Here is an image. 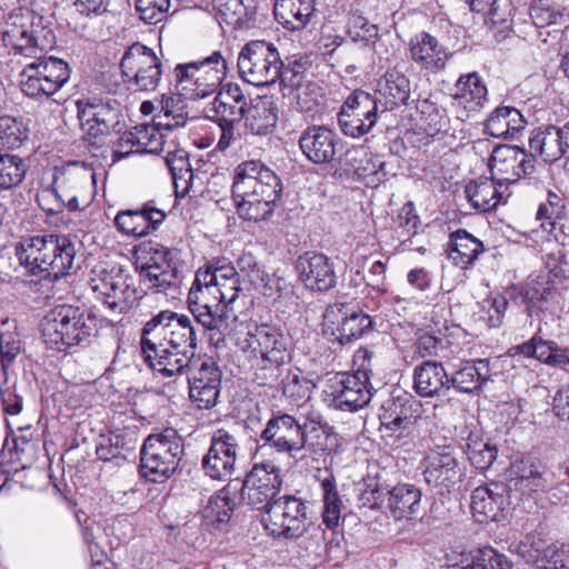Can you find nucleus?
Returning a JSON list of instances; mask_svg holds the SVG:
<instances>
[{
	"label": "nucleus",
	"instance_id": "de8ad7c7",
	"mask_svg": "<svg viewBox=\"0 0 569 569\" xmlns=\"http://www.w3.org/2000/svg\"><path fill=\"white\" fill-rule=\"evenodd\" d=\"M186 99L181 92L179 94L163 96L158 126L163 128V130L184 127L189 119Z\"/></svg>",
	"mask_w": 569,
	"mask_h": 569
},
{
	"label": "nucleus",
	"instance_id": "f257e3e1",
	"mask_svg": "<svg viewBox=\"0 0 569 569\" xmlns=\"http://www.w3.org/2000/svg\"><path fill=\"white\" fill-rule=\"evenodd\" d=\"M204 114L220 128L216 147L220 151H226L234 142L236 124L242 119L246 130L256 136L272 132L278 121V108L272 97H257L248 106L242 89L236 83H227L204 108Z\"/></svg>",
	"mask_w": 569,
	"mask_h": 569
},
{
	"label": "nucleus",
	"instance_id": "e2e57ef3",
	"mask_svg": "<svg viewBox=\"0 0 569 569\" xmlns=\"http://www.w3.org/2000/svg\"><path fill=\"white\" fill-rule=\"evenodd\" d=\"M473 560V569H511L512 565L508 558L491 547L480 548L470 551Z\"/></svg>",
	"mask_w": 569,
	"mask_h": 569
},
{
	"label": "nucleus",
	"instance_id": "7c9ffc66",
	"mask_svg": "<svg viewBox=\"0 0 569 569\" xmlns=\"http://www.w3.org/2000/svg\"><path fill=\"white\" fill-rule=\"evenodd\" d=\"M510 488L522 492L545 490L550 486L548 473L542 462L532 456L517 458L508 469Z\"/></svg>",
	"mask_w": 569,
	"mask_h": 569
},
{
	"label": "nucleus",
	"instance_id": "6e6552de",
	"mask_svg": "<svg viewBox=\"0 0 569 569\" xmlns=\"http://www.w3.org/2000/svg\"><path fill=\"white\" fill-rule=\"evenodd\" d=\"M19 74L21 91L33 99H48L56 94L69 80L68 63L52 56L34 54Z\"/></svg>",
	"mask_w": 569,
	"mask_h": 569
},
{
	"label": "nucleus",
	"instance_id": "680f3d73",
	"mask_svg": "<svg viewBox=\"0 0 569 569\" xmlns=\"http://www.w3.org/2000/svg\"><path fill=\"white\" fill-rule=\"evenodd\" d=\"M409 410L400 400H392L383 407L380 415L381 426L392 431L407 429L412 423Z\"/></svg>",
	"mask_w": 569,
	"mask_h": 569
},
{
	"label": "nucleus",
	"instance_id": "2f4dec72",
	"mask_svg": "<svg viewBox=\"0 0 569 569\" xmlns=\"http://www.w3.org/2000/svg\"><path fill=\"white\" fill-rule=\"evenodd\" d=\"M411 94L409 78L396 68L389 69L377 81L373 99L381 107V112L395 110L407 104Z\"/></svg>",
	"mask_w": 569,
	"mask_h": 569
},
{
	"label": "nucleus",
	"instance_id": "37998d69",
	"mask_svg": "<svg viewBox=\"0 0 569 569\" xmlns=\"http://www.w3.org/2000/svg\"><path fill=\"white\" fill-rule=\"evenodd\" d=\"M529 146L546 162H555L563 157L568 158L561 127L549 126L536 132L530 138Z\"/></svg>",
	"mask_w": 569,
	"mask_h": 569
},
{
	"label": "nucleus",
	"instance_id": "4c0bfd02",
	"mask_svg": "<svg viewBox=\"0 0 569 569\" xmlns=\"http://www.w3.org/2000/svg\"><path fill=\"white\" fill-rule=\"evenodd\" d=\"M413 390L423 398L436 397L449 388L450 380L441 362L427 360L413 369Z\"/></svg>",
	"mask_w": 569,
	"mask_h": 569
},
{
	"label": "nucleus",
	"instance_id": "864d4df0",
	"mask_svg": "<svg viewBox=\"0 0 569 569\" xmlns=\"http://www.w3.org/2000/svg\"><path fill=\"white\" fill-rule=\"evenodd\" d=\"M466 453L476 469H488L497 458L496 446L489 443L477 435H470L467 442Z\"/></svg>",
	"mask_w": 569,
	"mask_h": 569
},
{
	"label": "nucleus",
	"instance_id": "9d476101",
	"mask_svg": "<svg viewBox=\"0 0 569 569\" xmlns=\"http://www.w3.org/2000/svg\"><path fill=\"white\" fill-rule=\"evenodd\" d=\"M41 19L31 13H10L0 20L2 47L14 54L32 58L49 47Z\"/></svg>",
	"mask_w": 569,
	"mask_h": 569
},
{
	"label": "nucleus",
	"instance_id": "8fccbe9b",
	"mask_svg": "<svg viewBox=\"0 0 569 569\" xmlns=\"http://www.w3.org/2000/svg\"><path fill=\"white\" fill-rule=\"evenodd\" d=\"M234 501L230 496V486L212 496L203 509V518L210 525L226 523L230 520Z\"/></svg>",
	"mask_w": 569,
	"mask_h": 569
},
{
	"label": "nucleus",
	"instance_id": "9b49d317",
	"mask_svg": "<svg viewBox=\"0 0 569 569\" xmlns=\"http://www.w3.org/2000/svg\"><path fill=\"white\" fill-rule=\"evenodd\" d=\"M240 77L256 87L273 84L281 74L283 62L277 47L264 40H251L238 54Z\"/></svg>",
	"mask_w": 569,
	"mask_h": 569
},
{
	"label": "nucleus",
	"instance_id": "774afa93",
	"mask_svg": "<svg viewBox=\"0 0 569 569\" xmlns=\"http://www.w3.org/2000/svg\"><path fill=\"white\" fill-rule=\"evenodd\" d=\"M537 569H569V546L546 548Z\"/></svg>",
	"mask_w": 569,
	"mask_h": 569
},
{
	"label": "nucleus",
	"instance_id": "c756f323",
	"mask_svg": "<svg viewBox=\"0 0 569 569\" xmlns=\"http://www.w3.org/2000/svg\"><path fill=\"white\" fill-rule=\"evenodd\" d=\"M141 350L144 356V360L148 362L150 368L163 377H172L177 373H181L184 369L190 370V365L193 360H197L196 353L186 350H174L154 342L147 343L141 339Z\"/></svg>",
	"mask_w": 569,
	"mask_h": 569
},
{
	"label": "nucleus",
	"instance_id": "20e7f679",
	"mask_svg": "<svg viewBox=\"0 0 569 569\" xmlns=\"http://www.w3.org/2000/svg\"><path fill=\"white\" fill-rule=\"evenodd\" d=\"M16 252L30 273L42 279H58L72 267L76 247L69 236L51 233L22 239Z\"/></svg>",
	"mask_w": 569,
	"mask_h": 569
},
{
	"label": "nucleus",
	"instance_id": "338daca9",
	"mask_svg": "<svg viewBox=\"0 0 569 569\" xmlns=\"http://www.w3.org/2000/svg\"><path fill=\"white\" fill-rule=\"evenodd\" d=\"M508 308V300L502 295L490 297L482 302L481 318L490 328H498L502 325Z\"/></svg>",
	"mask_w": 569,
	"mask_h": 569
},
{
	"label": "nucleus",
	"instance_id": "423d86ee",
	"mask_svg": "<svg viewBox=\"0 0 569 569\" xmlns=\"http://www.w3.org/2000/svg\"><path fill=\"white\" fill-rule=\"evenodd\" d=\"M237 347L250 359L270 366L263 368L271 373L289 359V340L276 326L268 323H241L233 332Z\"/></svg>",
	"mask_w": 569,
	"mask_h": 569
},
{
	"label": "nucleus",
	"instance_id": "13d9d810",
	"mask_svg": "<svg viewBox=\"0 0 569 569\" xmlns=\"http://www.w3.org/2000/svg\"><path fill=\"white\" fill-rule=\"evenodd\" d=\"M566 8L558 2L543 4L542 2H533L530 8V17L537 27H547L550 24L566 22Z\"/></svg>",
	"mask_w": 569,
	"mask_h": 569
},
{
	"label": "nucleus",
	"instance_id": "6ab92c4d",
	"mask_svg": "<svg viewBox=\"0 0 569 569\" xmlns=\"http://www.w3.org/2000/svg\"><path fill=\"white\" fill-rule=\"evenodd\" d=\"M221 370L209 357H198L188 371L189 397L200 409L216 406L221 388Z\"/></svg>",
	"mask_w": 569,
	"mask_h": 569
},
{
	"label": "nucleus",
	"instance_id": "f03ea898",
	"mask_svg": "<svg viewBox=\"0 0 569 569\" xmlns=\"http://www.w3.org/2000/svg\"><path fill=\"white\" fill-rule=\"evenodd\" d=\"M238 297L231 264L217 260L196 272L188 293V307L204 330L224 335L233 316L230 306Z\"/></svg>",
	"mask_w": 569,
	"mask_h": 569
},
{
	"label": "nucleus",
	"instance_id": "f704fd0d",
	"mask_svg": "<svg viewBox=\"0 0 569 569\" xmlns=\"http://www.w3.org/2000/svg\"><path fill=\"white\" fill-rule=\"evenodd\" d=\"M501 483L478 487L471 495V510L478 522L497 521L502 513L507 499Z\"/></svg>",
	"mask_w": 569,
	"mask_h": 569
},
{
	"label": "nucleus",
	"instance_id": "c03bdc74",
	"mask_svg": "<svg viewBox=\"0 0 569 569\" xmlns=\"http://www.w3.org/2000/svg\"><path fill=\"white\" fill-rule=\"evenodd\" d=\"M489 379V360L478 359L463 362L449 380L459 392L471 393L478 390Z\"/></svg>",
	"mask_w": 569,
	"mask_h": 569
},
{
	"label": "nucleus",
	"instance_id": "c85d7f7f",
	"mask_svg": "<svg viewBox=\"0 0 569 569\" xmlns=\"http://www.w3.org/2000/svg\"><path fill=\"white\" fill-rule=\"evenodd\" d=\"M296 267L307 289L325 292L337 283L333 264L323 253H306L298 258Z\"/></svg>",
	"mask_w": 569,
	"mask_h": 569
},
{
	"label": "nucleus",
	"instance_id": "dca6fc26",
	"mask_svg": "<svg viewBox=\"0 0 569 569\" xmlns=\"http://www.w3.org/2000/svg\"><path fill=\"white\" fill-rule=\"evenodd\" d=\"M367 370L337 373L328 381L326 393L338 410L355 412L366 407L372 396Z\"/></svg>",
	"mask_w": 569,
	"mask_h": 569
},
{
	"label": "nucleus",
	"instance_id": "58836bf2",
	"mask_svg": "<svg viewBox=\"0 0 569 569\" xmlns=\"http://www.w3.org/2000/svg\"><path fill=\"white\" fill-rule=\"evenodd\" d=\"M278 377H281L280 388L282 395L292 403L301 406V403L309 400L312 383L299 369H282L280 366L279 371L270 372V380L267 377L261 378V383L272 386ZM258 379H260V376H258Z\"/></svg>",
	"mask_w": 569,
	"mask_h": 569
},
{
	"label": "nucleus",
	"instance_id": "6e6d98bb",
	"mask_svg": "<svg viewBox=\"0 0 569 569\" xmlns=\"http://www.w3.org/2000/svg\"><path fill=\"white\" fill-rule=\"evenodd\" d=\"M237 280V293L240 291V281L248 282L254 287H259L264 280V271L262 266L251 253H243L237 259L236 266H231Z\"/></svg>",
	"mask_w": 569,
	"mask_h": 569
},
{
	"label": "nucleus",
	"instance_id": "5701e85b",
	"mask_svg": "<svg viewBox=\"0 0 569 569\" xmlns=\"http://www.w3.org/2000/svg\"><path fill=\"white\" fill-rule=\"evenodd\" d=\"M303 426L291 415H279L268 420L260 438L277 452L295 458L303 450Z\"/></svg>",
	"mask_w": 569,
	"mask_h": 569
},
{
	"label": "nucleus",
	"instance_id": "a878e982",
	"mask_svg": "<svg viewBox=\"0 0 569 569\" xmlns=\"http://www.w3.org/2000/svg\"><path fill=\"white\" fill-rule=\"evenodd\" d=\"M178 250L160 248L150 262L141 270V281L149 290L156 292H176L180 286L178 277L177 259Z\"/></svg>",
	"mask_w": 569,
	"mask_h": 569
},
{
	"label": "nucleus",
	"instance_id": "4468645a",
	"mask_svg": "<svg viewBox=\"0 0 569 569\" xmlns=\"http://www.w3.org/2000/svg\"><path fill=\"white\" fill-rule=\"evenodd\" d=\"M89 287L94 298L113 315L129 311L138 301V293L130 279L119 270L93 271Z\"/></svg>",
	"mask_w": 569,
	"mask_h": 569
},
{
	"label": "nucleus",
	"instance_id": "bf43d9fd",
	"mask_svg": "<svg viewBox=\"0 0 569 569\" xmlns=\"http://www.w3.org/2000/svg\"><path fill=\"white\" fill-rule=\"evenodd\" d=\"M28 138V130L22 122L0 112V144L14 149Z\"/></svg>",
	"mask_w": 569,
	"mask_h": 569
},
{
	"label": "nucleus",
	"instance_id": "09e8293b",
	"mask_svg": "<svg viewBox=\"0 0 569 569\" xmlns=\"http://www.w3.org/2000/svg\"><path fill=\"white\" fill-rule=\"evenodd\" d=\"M303 428V450L319 453L331 450L336 446V435L327 423L312 421Z\"/></svg>",
	"mask_w": 569,
	"mask_h": 569
},
{
	"label": "nucleus",
	"instance_id": "f3484780",
	"mask_svg": "<svg viewBox=\"0 0 569 569\" xmlns=\"http://www.w3.org/2000/svg\"><path fill=\"white\" fill-rule=\"evenodd\" d=\"M381 107L373 97L357 90L343 102L338 114V122L343 134L351 138H360L376 126Z\"/></svg>",
	"mask_w": 569,
	"mask_h": 569
},
{
	"label": "nucleus",
	"instance_id": "4be33fe9",
	"mask_svg": "<svg viewBox=\"0 0 569 569\" xmlns=\"http://www.w3.org/2000/svg\"><path fill=\"white\" fill-rule=\"evenodd\" d=\"M239 449L236 436L224 429L216 430L209 450L202 458L204 473L213 480L229 479L233 473Z\"/></svg>",
	"mask_w": 569,
	"mask_h": 569
},
{
	"label": "nucleus",
	"instance_id": "393cba45",
	"mask_svg": "<svg viewBox=\"0 0 569 569\" xmlns=\"http://www.w3.org/2000/svg\"><path fill=\"white\" fill-rule=\"evenodd\" d=\"M459 449L451 446H437L423 460V477L429 486L449 490L461 478L457 460Z\"/></svg>",
	"mask_w": 569,
	"mask_h": 569
},
{
	"label": "nucleus",
	"instance_id": "ea45409f",
	"mask_svg": "<svg viewBox=\"0 0 569 569\" xmlns=\"http://www.w3.org/2000/svg\"><path fill=\"white\" fill-rule=\"evenodd\" d=\"M316 11V0H276V20L288 30H301Z\"/></svg>",
	"mask_w": 569,
	"mask_h": 569
},
{
	"label": "nucleus",
	"instance_id": "39448f33",
	"mask_svg": "<svg viewBox=\"0 0 569 569\" xmlns=\"http://www.w3.org/2000/svg\"><path fill=\"white\" fill-rule=\"evenodd\" d=\"M94 330L91 316L83 308L72 305L56 306L42 320L44 342L59 351L88 342Z\"/></svg>",
	"mask_w": 569,
	"mask_h": 569
},
{
	"label": "nucleus",
	"instance_id": "cd10ccee",
	"mask_svg": "<svg viewBox=\"0 0 569 569\" xmlns=\"http://www.w3.org/2000/svg\"><path fill=\"white\" fill-rule=\"evenodd\" d=\"M164 218V211L157 208L153 201H148L140 208L119 211L114 224L124 236L142 238L157 230Z\"/></svg>",
	"mask_w": 569,
	"mask_h": 569
},
{
	"label": "nucleus",
	"instance_id": "0eeeda50",
	"mask_svg": "<svg viewBox=\"0 0 569 569\" xmlns=\"http://www.w3.org/2000/svg\"><path fill=\"white\" fill-rule=\"evenodd\" d=\"M182 455L183 441L177 430L152 433L140 450V472L149 481L163 482L174 473Z\"/></svg>",
	"mask_w": 569,
	"mask_h": 569
},
{
	"label": "nucleus",
	"instance_id": "1a4fd4ad",
	"mask_svg": "<svg viewBox=\"0 0 569 569\" xmlns=\"http://www.w3.org/2000/svg\"><path fill=\"white\" fill-rule=\"evenodd\" d=\"M141 339L174 350L196 353L198 345L197 328L190 317L164 310L151 318L143 327Z\"/></svg>",
	"mask_w": 569,
	"mask_h": 569
},
{
	"label": "nucleus",
	"instance_id": "3c124183",
	"mask_svg": "<svg viewBox=\"0 0 569 569\" xmlns=\"http://www.w3.org/2000/svg\"><path fill=\"white\" fill-rule=\"evenodd\" d=\"M173 72L177 88L187 99L196 100L209 97L213 94L220 86L207 81V79L203 77H184L182 69L174 68Z\"/></svg>",
	"mask_w": 569,
	"mask_h": 569
},
{
	"label": "nucleus",
	"instance_id": "f8f14e48",
	"mask_svg": "<svg viewBox=\"0 0 569 569\" xmlns=\"http://www.w3.org/2000/svg\"><path fill=\"white\" fill-rule=\"evenodd\" d=\"M261 522L274 538L297 539L308 531L311 518L303 499L284 495L269 505Z\"/></svg>",
	"mask_w": 569,
	"mask_h": 569
},
{
	"label": "nucleus",
	"instance_id": "69168bd1",
	"mask_svg": "<svg viewBox=\"0 0 569 569\" xmlns=\"http://www.w3.org/2000/svg\"><path fill=\"white\" fill-rule=\"evenodd\" d=\"M170 8V0H137L136 10L146 23L156 24L162 21Z\"/></svg>",
	"mask_w": 569,
	"mask_h": 569
},
{
	"label": "nucleus",
	"instance_id": "b1692460",
	"mask_svg": "<svg viewBox=\"0 0 569 569\" xmlns=\"http://www.w3.org/2000/svg\"><path fill=\"white\" fill-rule=\"evenodd\" d=\"M489 169L491 176L500 183H510L531 174L535 171L532 156L517 146H500L493 149Z\"/></svg>",
	"mask_w": 569,
	"mask_h": 569
},
{
	"label": "nucleus",
	"instance_id": "a19ab883",
	"mask_svg": "<svg viewBox=\"0 0 569 569\" xmlns=\"http://www.w3.org/2000/svg\"><path fill=\"white\" fill-rule=\"evenodd\" d=\"M347 162L358 179L367 186H377L387 176L385 172L386 163L363 147L349 151Z\"/></svg>",
	"mask_w": 569,
	"mask_h": 569
},
{
	"label": "nucleus",
	"instance_id": "5fc2aeb1",
	"mask_svg": "<svg viewBox=\"0 0 569 569\" xmlns=\"http://www.w3.org/2000/svg\"><path fill=\"white\" fill-rule=\"evenodd\" d=\"M26 172V163L20 157L0 151V189L17 187L22 182Z\"/></svg>",
	"mask_w": 569,
	"mask_h": 569
},
{
	"label": "nucleus",
	"instance_id": "72a5a7b5",
	"mask_svg": "<svg viewBox=\"0 0 569 569\" xmlns=\"http://www.w3.org/2000/svg\"><path fill=\"white\" fill-rule=\"evenodd\" d=\"M299 146L313 163H327L335 158L337 136L326 127H309L301 133Z\"/></svg>",
	"mask_w": 569,
	"mask_h": 569
},
{
	"label": "nucleus",
	"instance_id": "e433bc0d",
	"mask_svg": "<svg viewBox=\"0 0 569 569\" xmlns=\"http://www.w3.org/2000/svg\"><path fill=\"white\" fill-rule=\"evenodd\" d=\"M465 193L471 206L482 212L493 209L502 199L508 198V186L500 183L492 176L479 177L470 181Z\"/></svg>",
	"mask_w": 569,
	"mask_h": 569
},
{
	"label": "nucleus",
	"instance_id": "2eb2a0df",
	"mask_svg": "<svg viewBox=\"0 0 569 569\" xmlns=\"http://www.w3.org/2000/svg\"><path fill=\"white\" fill-rule=\"evenodd\" d=\"M96 184L94 170L80 162L66 164L54 178V193L69 209L77 210L87 206L93 194Z\"/></svg>",
	"mask_w": 569,
	"mask_h": 569
},
{
	"label": "nucleus",
	"instance_id": "a211bd4d",
	"mask_svg": "<svg viewBox=\"0 0 569 569\" xmlns=\"http://www.w3.org/2000/svg\"><path fill=\"white\" fill-rule=\"evenodd\" d=\"M371 318L343 305L329 306L323 315V335L331 342L349 343L371 328Z\"/></svg>",
	"mask_w": 569,
	"mask_h": 569
},
{
	"label": "nucleus",
	"instance_id": "052dcab7",
	"mask_svg": "<svg viewBox=\"0 0 569 569\" xmlns=\"http://www.w3.org/2000/svg\"><path fill=\"white\" fill-rule=\"evenodd\" d=\"M260 286L262 295L273 302H290L295 298L293 284L277 273L266 274Z\"/></svg>",
	"mask_w": 569,
	"mask_h": 569
},
{
	"label": "nucleus",
	"instance_id": "aec40b11",
	"mask_svg": "<svg viewBox=\"0 0 569 569\" xmlns=\"http://www.w3.org/2000/svg\"><path fill=\"white\" fill-rule=\"evenodd\" d=\"M282 485L280 470L272 462L257 463L243 480L240 497L248 505L261 509L269 508L276 500Z\"/></svg>",
	"mask_w": 569,
	"mask_h": 569
},
{
	"label": "nucleus",
	"instance_id": "412c9836",
	"mask_svg": "<svg viewBox=\"0 0 569 569\" xmlns=\"http://www.w3.org/2000/svg\"><path fill=\"white\" fill-rule=\"evenodd\" d=\"M368 501L385 507L396 521L412 520L420 511L421 490L412 483H398L385 491L379 487L366 491Z\"/></svg>",
	"mask_w": 569,
	"mask_h": 569
},
{
	"label": "nucleus",
	"instance_id": "49530a36",
	"mask_svg": "<svg viewBox=\"0 0 569 569\" xmlns=\"http://www.w3.org/2000/svg\"><path fill=\"white\" fill-rule=\"evenodd\" d=\"M176 68L182 69L184 77L199 76L206 78L209 82L221 84L227 74V60L220 51H214L203 59L181 63Z\"/></svg>",
	"mask_w": 569,
	"mask_h": 569
},
{
	"label": "nucleus",
	"instance_id": "603ef678",
	"mask_svg": "<svg viewBox=\"0 0 569 569\" xmlns=\"http://www.w3.org/2000/svg\"><path fill=\"white\" fill-rule=\"evenodd\" d=\"M323 511L322 520L329 529H333L339 525L342 502L337 491L333 477H327L321 480Z\"/></svg>",
	"mask_w": 569,
	"mask_h": 569
},
{
	"label": "nucleus",
	"instance_id": "7ed1b4c3",
	"mask_svg": "<svg viewBox=\"0 0 569 569\" xmlns=\"http://www.w3.org/2000/svg\"><path fill=\"white\" fill-rule=\"evenodd\" d=\"M231 191L239 217L258 222L272 214L282 184L274 170L262 161L246 160L233 170Z\"/></svg>",
	"mask_w": 569,
	"mask_h": 569
},
{
	"label": "nucleus",
	"instance_id": "79ce46f5",
	"mask_svg": "<svg viewBox=\"0 0 569 569\" xmlns=\"http://www.w3.org/2000/svg\"><path fill=\"white\" fill-rule=\"evenodd\" d=\"M526 120L521 112L509 106L496 108L486 120V132L495 138H513L525 129Z\"/></svg>",
	"mask_w": 569,
	"mask_h": 569
},
{
	"label": "nucleus",
	"instance_id": "ddd939ff",
	"mask_svg": "<svg viewBox=\"0 0 569 569\" xmlns=\"http://www.w3.org/2000/svg\"><path fill=\"white\" fill-rule=\"evenodd\" d=\"M120 69L124 81L140 91H152L161 81L160 59L152 49L140 42H134L126 49Z\"/></svg>",
	"mask_w": 569,
	"mask_h": 569
},
{
	"label": "nucleus",
	"instance_id": "bb28decb",
	"mask_svg": "<svg viewBox=\"0 0 569 569\" xmlns=\"http://www.w3.org/2000/svg\"><path fill=\"white\" fill-rule=\"evenodd\" d=\"M410 60L421 70L438 73L445 70L451 52L432 34L421 31L410 38L408 42Z\"/></svg>",
	"mask_w": 569,
	"mask_h": 569
},
{
	"label": "nucleus",
	"instance_id": "0e129e2a",
	"mask_svg": "<svg viewBox=\"0 0 569 569\" xmlns=\"http://www.w3.org/2000/svg\"><path fill=\"white\" fill-rule=\"evenodd\" d=\"M348 33L353 41L373 42L379 28L359 13H351L348 19Z\"/></svg>",
	"mask_w": 569,
	"mask_h": 569
},
{
	"label": "nucleus",
	"instance_id": "473e14b6",
	"mask_svg": "<svg viewBox=\"0 0 569 569\" xmlns=\"http://www.w3.org/2000/svg\"><path fill=\"white\" fill-rule=\"evenodd\" d=\"M487 96V87L476 72L463 74L456 82L453 104L462 111L461 117L469 118L486 106Z\"/></svg>",
	"mask_w": 569,
	"mask_h": 569
},
{
	"label": "nucleus",
	"instance_id": "a18cd8bd",
	"mask_svg": "<svg viewBox=\"0 0 569 569\" xmlns=\"http://www.w3.org/2000/svg\"><path fill=\"white\" fill-rule=\"evenodd\" d=\"M448 258L461 269L472 264L483 251V244L466 230H457L450 234Z\"/></svg>",
	"mask_w": 569,
	"mask_h": 569
},
{
	"label": "nucleus",
	"instance_id": "4d7b16f0",
	"mask_svg": "<svg viewBox=\"0 0 569 569\" xmlns=\"http://www.w3.org/2000/svg\"><path fill=\"white\" fill-rule=\"evenodd\" d=\"M163 128L157 124H140L132 129L140 153H158L163 150Z\"/></svg>",
	"mask_w": 569,
	"mask_h": 569
},
{
	"label": "nucleus",
	"instance_id": "c9c22d12",
	"mask_svg": "<svg viewBox=\"0 0 569 569\" xmlns=\"http://www.w3.org/2000/svg\"><path fill=\"white\" fill-rule=\"evenodd\" d=\"M79 119L89 136H104L119 124L120 111L109 103L92 101L79 109Z\"/></svg>",
	"mask_w": 569,
	"mask_h": 569
}]
</instances>
